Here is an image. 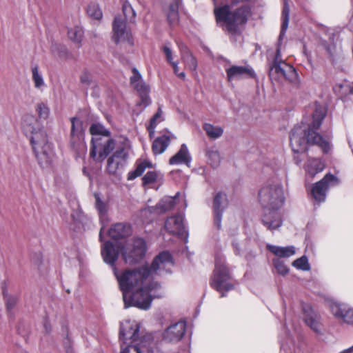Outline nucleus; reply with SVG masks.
Wrapping results in <instances>:
<instances>
[{
  "mask_svg": "<svg viewBox=\"0 0 353 353\" xmlns=\"http://www.w3.org/2000/svg\"><path fill=\"white\" fill-rule=\"evenodd\" d=\"M172 265L170 254L162 252L154 259L150 266L121 272L114 267V274L123 292L125 307L132 305L143 310L149 309L155 296L151 292L159 286L157 282L152 280L156 275L169 272Z\"/></svg>",
  "mask_w": 353,
  "mask_h": 353,
  "instance_id": "nucleus-1",
  "label": "nucleus"
},
{
  "mask_svg": "<svg viewBox=\"0 0 353 353\" xmlns=\"http://www.w3.org/2000/svg\"><path fill=\"white\" fill-rule=\"evenodd\" d=\"M326 115V111L323 107L316 105L312 114V121L307 128L296 126L290 133V145L294 153L305 152L307 144L319 145L324 152L330 150V143L323 139L321 135L316 132L321 126L323 120Z\"/></svg>",
  "mask_w": 353,
  "mask_h": 353,
  "instance_id": "nucleus-2",
  "label": "nucleus"
},
{
  "mask_svg": "<svg viewBox=\"0 0 353 353\" xmlns=\"http://www.w3.org/2000/svg\"><path fill=\"white\" fill-rule=\"evenodd\" d=\"M259 201L264 209L261 218L263 224L271 231L280 228L283 221L278 210L283 206L285 201L280 183L272 180L267 181L259 192Z\"/></svg>",
  "mask_w": 353,
  "mask_h": 353,
  "instance_id": "nucleus-3",
  "label": "nucleus"
},
{
  "mask_svg": "<svg viewBox=\"0 0 353 353\" xmlns=\"http://www.w3.org/2000/svg\"><path fill=\"white\" fill-rule=\"evenodd\" d=\"M139 325L126 321L121 324L119 338L122 341L121 353H151L157 341L152 333L139 337Z\"/></svg>",
  "mask_w": 353,
  "mask_h": 353,
  "instance_id": "nucleus-4",
  "label": "nucleus"
},
{
  "mask_svg": "<svg viewBox=\"0 0 353 353\" xmlns=\"http://www.w3.org/2000/svg\"><path fill=\"white\" fill-rule=\"evenodd\" d=\"M23 130L30 134V140L39 163L44 167L50 164L54 153L46 131L41 128L37 119L31 117L25 121Z\"/></svg>",
  "mask_w": 353,
  "mask_h": 353,
  "instance_id": "nucleus-5",
  "label": "nucleus"
},
{
  "mask_svg": "<svg viewBox=\"0 0 353 353\" xmlns=\"http://www.w3.org/2000/svg\"><path fill=\"white\" fill-rule=\"evenodd\" d=\"M238 0H232L228 5L214 9L218 22H223L226 30L232 34H237L248 20L251 14L250 8L247 5L236 7Z\"/></svg>",
  "mask_w": 353,
  "mask_h": 353,
  "instance_id": "nucleus-6",
  "label": "nucleus"
},
{
  "mask_svg": "<svg viewBox=\"0 0 353 353\" xmlns=\"http://www.w3.org/2000/svg\"><path fill=\"white\" fill-rule=\"evenodd\" d=\"M122 10L124 18L121 16H117L112 23V40L116 43L130 41L131 32L128 28L126 23L134 22L136 17L135 11L128 1L123 3Z\"/></svg>",
  "mask_w": 353,
  "mask_h": 353,
  "instance_id": "nucleus-7",
  "label": "nucleus"
},
{
  "mask_svg": "<svg viewBox=\"0 0 353 353\" xmlns=\"http://www.w3.org/2000/svg\"><path fill=\"white\" fill-rule=\"evenodd\" d=\"M70 121V148L74 152L76 159H84L87 153V146L84 141L83 122L77 117H72Z\"/></svg>",
  "mask_w": 353,
  "mask_h": 353,
  "instance_id": "nucleus-8",
  "label": "nucleus"
},
{
  "mask_svg": "<svg viewBox=\"0 0 353 353\" xmlns=\"http://www.w3.org/2000/svg\"><path fill=\"white\" fill-rule=\"evenodd\" d=\"M231 276L224 261L216 259L215 269L210 281V286L221 293V296H225L223 291L228 292L233 289L234 285L231 283Z\"/></svg>",
  "mask_w": 353,
  "mask_h": 353,
  "instance_id": "nucleus-9",
  "label": "nucleus"
},
{
  "mask_svg": "<svg viewBox=\"0 0 353 353\" xmlns=\"http://www.w3.org/2000/svg\"><path fill=\"white\" fill-rule=\"evenodd\" d=\"M279 48H277L275 59L270 68V76L275 79L283 77L290 81H295L297 73L294 67L281 60Z\"/></svg>",
  "mask_w": 353,
  "mask_h": 353,
  "instance_id": "nucleus-10",
  "label": "nucleus"
},
{
  "mask_svg": "<svg viewBox=\"0 0 353 353\" xmlns=\"http://www.w3.org/2000/svg\"><path fill=\"white\" fill-rule=\"evenodd\" d=\"M114 148V142L110 136L92 139L90 155L95 161H103Z\"/></svg>",
  "mask_w": 353,
  "mask_h": 353,
  "instance_id": "nucleus-11",
  "label": "nucleus"
},
{
  "mask_svg": "<svg viewBox=\"0 0 353 353\" xmlns=\"http://www.w3.org/2000/svg\"><path fill=\"white\" fill-rule=\"evenodd\" d=\"M146 251L145 243L141 238L136 239L130 245H123L122 256L125 263L133 264L143 258Z\"/></svg>",
  "mask_w": 353,
  "mask_h": 353,
  "instance_id": "nucleus-12",
  "label": "nucleus"
},
{
  "mask_svg": "<svg viewBox=\"0 0 353 353\" xmlns=\"http://www.w3.org/2000/svg\"><path fill=\"white\" fill-rule=\"evenodd\" d=\"M338 183L337 177L330 173L326 174L321 180L313 185L311 190L313 198L319 203L324 201L329 187Z\"/></svg>",
  "mask_w": 353,
  "mask_h": 353,
  "instance_id": "nucleus-13",
  "label": "nucleus"
},
{
  "mask_svg": "<svg viewBox=\"0 0 353 353\" xmlns=\"http://www.w3.org/2000/svg\"><path fill=\"white\" fill-rule=\"evenodd\" d=\"M133 76L130 77V83L138 92L140 97V101L138 105L142 106L143 108H146L151 103V100L149 97V87L142 82L141 75L136 68L132 69Z\"/></svg>",
  "mask_w": 353,
  "mask_h": 353,
  "instance_id": "nucleus-14",
  "label": "nucleus"
},
{
  "mask_svg": "<svg viewBox=\"0 0 353 353\" xmlns=\"http://www.w3.org/2000/svg\"><path fill=\"white\" fill-rule=\"evenodd\" d=\"M225 72L229 81L255 77L254 71L250 65H232L225 69Z\"/></svg>",
  "mask_w": 353,
  "mask_h": 353,
  "instance_id": "nucleus-15",
  "label": "nucleus"
},
{
  "mask_svg": "<svg viewBox=\"0 0 353 353\" xmlns=\"http://www.w3.org/2000/svg\"><path fill=\"white\" fill-rule=\"evenodd\" d=\"M122 250L123 245L119 244L114 245L110 241H106L101 248V255L103 261L106 263L114 266L119 257V252H122Z\"/></svg>",
  "mask_w": 353,
  "mask_h": 353,
  "instance_id": "nucleus-16",
  "label": "nucleus"
},
{
  "mask_svg": "<svg viewBox=\"0 0 353 353\" xmlns=\"http://www.w3.org/2000/svg\"><path fill=\"white\" fill-rule=\"evenodd\" d=\"M227 205L226 194L222 192L217 193L213 201L214 223L217 229H220L221 227L222 213Z\"/></svg>",
  "mask_w": 353,
  "mask_h": 353,
  "instance_id": "nucleus-17",
  "label": "nucleus"
},
{
  "mask_svg": "<svg viewBox=\"0 0 353 353\" xmlns=\"http://www.w3.org/2000/svg\"><path fill=\"white\" fill-rule=\"evenodd\" d=\"M185 321H179L168 327L163 333V339L169 342H178L185 332Z\"/></svg>",
  "mask_w": 353,
  "mask_h": 353,
  "instance_id": "nucleus-18",
  "label": "nucleus"
},
{
  "mask_svg": "<svg viewBox=\"0 0 353 353\" xmlns=\"http://www.w3.org/2000/svg\"><path fill=\"white\" fill-rule=\"evenodd\" d=\"M176 137L170 131L165 130L161 132V134L157 137L152 143V150L153 153L161 154L167 149L172 139H175Z\"/></svg>",
  "mask_w": 353,
  "mask_h": 353,
  "instance_id": "nucleus-19",
  "label": "nucleus"
},
{
  "mask_svg": "<svg viewBox=\"0 0 353 353\" xmlns=\"http://www.w3.org/2000/svg\"><path fill=\"white\" fill-rule=\"evenodd\" d=\"M330 310L334 316L342 319L344 322L353 323V310L347 305L339 303H333L330 305Z\"/></svg>",
  "mask_w": 353,
  "mask_h": 353,
  "instance_id": "nucleus-20",
  "label": "nucleus"
},
{
  "mask_svg": "<svg viewBox=\"0 0 353 353\" xmlns=\"http://www.w3.org/2000/svg\"><path fill=\"white\" fill-rule=\"evenodd\" d=\"M165 230L170 234L183 236L185 228L181 215H175L168 218L165 223Z\"/></svg>",
  "mask_w": 353,
  "mask_h": 353,
  "instance_id": "nucleus-21",
  "label": "nucleus"
},
{
  "mask_svg": "<svg viewBox=\"0 0 353 353\" xmlns=\"http://www.w3.org/2000/svg\"><path fill=\"white\" fill-rule=\"evenodd\" d=\"M132 233L131 226L125 223H117L112 225L108 230V235L114 240L123 239Z\"/></svg>",
  "mask_w": 353,
  "mask_h": 353,
  "instance_id": "nucleus-22",
  "label": "nucleus"
},
{
  "mask_svg": "<svg viewBox=\"0 0 353 353\" xmlns=\"http://www.w3.org/2000/svg\"><path fill=\"white\" fill-rule=\"evenodd\" d=\"M191 161V157L188 152V149L185 144H182L180 150L176 154L172 157L169 163L170 165H178L185 163L189 166Z\"/></svg>",
  "mask_w": 353,
  "mask_h": 353,
  "instance_id": "nucleus-23",
  "label": "nucleus"
},
{
  "mask_svg": "<svg viewBox=\"0 0 353 353\" xmlns=\"http://www.w3.org/2000/svg\"><path fill=\"white\" fill-rule=\"evenodd\" d=\"M325 168V163L319 159H309L306 165L305 170L312 177H314L317 173L322 172Z\"/></svg>",
  "mask_w": 353,
  "mask_h": 353,
  "instance_id": "nucleus-24",
  "label": "nucleus"
},
{
  "mask_svg": "<svg viewBox=\"0 0 353 353\" xmlns=\"http://www.w3.org/2000/svg\"><path fill=\"white\" fill-rule=\"evenodd\" d=\"M181 0H174L170 5L167 11V19L170 26H174L178 24L179 21V4Z\"/></svg>",
  "mask_w": 353,
  "mask_h": 353,
  "instance_id": "nucleus-25",
  "label": "nucleus"
},
{
  "mask_svg": "<svg viewBox=\"0 0 353 353\" xmlns=\"http://www.w3.org/2000/svg\"><path fill=\"white\" fill-rule=\"evenodd\" d=\"M152 164L149 161L137 160L136 162V168L128 172L127 179L128 181L134 180L138 176H140L147 168H150Z\"/></svg>",
  "mask_w": 353,
  "mask_h": 353,
  "instance_id": "nucleus-26",
  "label": "nucleus"
},
{
  "mask_svg": "<svg viewBox=\"0 0 353 353\" xmlns=\"http://www.w3.org/2000/svg\"><path fill=\"white\" fill-rule=\"evenodd\" d=\"M179 194L177 192L175 196H165L156 205V209L159 211V213H163L166 211L172 210L176 204V198Z\"/></svg>",
  "mask_w": 353,
  "mask_h": 353,
  "instance_id": "nucleus-27",
  "label": "nucleus"
},
{
  "mask_svg": "<svg viewBox=\"0 0 353 353\" xmlns=\"http://www.w3.org/2000/svg\"><path fill=\"white\" fill-rule=\"evenodd\" d=\"M304 320L305 323L309 325L314 331L316 332L320 331V325L318 321V316L312 311V310L310 309L309 310H306L304 309Z\"/></svg>",
  "mask_w": 353,
  "mask_h": 353,
  "instance_id": "nucleus-28",
  "label": "nucleus"
},
{
  "mask_svg": "<svg viewBox=\"0 0 353 353\" xmlns=\"http://www.w3.org/2000/svg\"><path fill=\"white\" fill-rule=\"evenodd\" d=\"M269 250L276 256L280 257H289L295 253L293 246L279 247L276 245H268Z\"/></svg>",
  "mask_w": 353,
  "mask_h": 353,
  "instance_id": "nucleus-29",
  "label": "nucleus"
},
{
  "mask_svg": "<svg viewBox=\"0 0 353 353\" xmlns=\"http://www.w3.org/2000/svg\"><path fill=\"white\" fill-rule=\"evenodd\" d=\"M205 155L209 163L213 168H217L220 165L222 158L216 148L212 147L207 149L205 151Z\"/></svg>",
  "mask_w": 353,
  "mask_h": 353,
  "instance_id": "nucleus-30",
  "label": "nucleus"
},
{
  "mask_svg": "<svg viewBox=\"0 0 353 353\" xmlns=\"http://www.w3.org/2000/svg\"><path fill=\"white\" fill-rule=\"evenodd\" d=\"M289 17H290V7L286 1H285L283 4V8L282 10L281 19L282 24L281 28V32L279 34V39H281L285 34V32L288 27L289 23Z\"/></svg>",
  "mask_w": 353,
  "mask_h": 353,
  "instance_id": "nucleus-31",
  "label": "nucleus"
},
{
  "mask_svg": "<svg viewBox=\"0 0 353 353\" xmlns=\"http://www.w3.org/2000/svg\"><path fill=\"white\" fill-rule=\"evenodd\" d=\"M206 134L212 139H216L221 137L223 133V130L220 126H214L210 123H205L203 125Z\"/></svg>",
  "mask_w": 353,
  "mask_h": 353,
  "instance_id": "nucleus-32",
  "label": "nucleus"
},
{
  "mask_svg": "<svg viewBox=\"0 0 353 353\" xmlns=\"http://www.w3.org/2000/svg\"><path fill=\"white\" fill-rule=\"evenodd\" d=\"M95 205L99 212L100 220L102 223L107 221L108 204L101 201L98 194H94Z\"/></svg>",
  "mask_w": 353,
  "mask_h": 353,
  "instance_id": "nucleus-33",
  "label": "nucleus"
},
{
  "mask_svg": "<svg viewBox=\"0 0 353 353\" xmlns=\"http://www.w3.org/2000/svg\"><path fill=\"white\" fill-rule=\"evenodd\" d=\"M90 132L92 138H101L105 136H110V132L100 123H93L90 128Z\"/></svg>",
  "mask_w": 353,
  "mask_h": 353,
  "instance_id": "nucleus-34",
  "label": "nucleus"
},
{
  "mask_svg": "<svg viewBox=\"0 0 353 353\" xmlns=\"http://www.w3.org/2000/svg\"><path fill=\"white\" fill-rule=\"evenodd\" d=\"M68 35L72 41H73L74 43L80 45L83 37V30L82 28L79 26H75L68 30Z\"/></svg>",
  "mask_w": 353,
  "mask_h": 353,
  "instance_id": "nucleus-35",
  "label": "nucleus"
},
{
  "mask_svg": "<svg viewBox=\"0 0 353 353\" xmlns=\"http://www.w3.org/2000/svg\"><path fill=\"white\" fill-rule=\"evenodd\" d=\"M163 120L164 118L163 117V112L161 108L159 107L157 113L151 118L150 125L148 127V130L150 137L154 135V130L157 124Z\"/></svg>",
  "mask_w": 353,
  "mask_h": 353,
  "instance_id": "nucleus-36",
  "label": "nucleus"
},
{
  "mask_svg": "<svg viewBox=\"0 0 353 353\" xmlns=\"http://www.w3.org/2000/svg\"><path fill=\"white\" fill-rule=\"evenodd\" d=\"M124 165L121 161H117L114 157H109L107 161L106 170L110 174H115L117 171L122 169Z\"/></svg>",
  "mask_w": 353,
  "mask_h": 353,
  "instance_id": "nucleus-37",
  "label": "nucleus"
},
{
  "mask_svg": "<svg viewBox=\"0 0 353 353\" xmlns=\"http://www.w3.org/2000/svg\"><path fill=\"white\" fill-rule=\"evenodd\" d=\"M32 81L35 88L40 89L45 85V82L42 75L39 72L38 65H35L32 68Z\"/></svg>",
  "mask_w": 353,
  "mask_h": 353,
  "instance_id": "nucleus-38",
  "label": "nucleus"
},
{
  "mask_svg": "<svg viewBox=\"0 0 353 353\" xmlns=\"http://www.w3.org/2000/svg\"><path fill=\"white\" fill-rule=\"evenodd\" d=\"M88 14L92 19L99 20L102 18V12L97 3H92L87 8Z\"/></svg>",
  "mask_w": 353,
  "mask_h": 353,
  "instance_id": "nucleus-39",
  "label": "nucleus"
},
{
  "mask_svg": "<svg viewBox=\"0 0 353 353\" xmlns=\"http://www.w3.org/2000/svg\"><path fill=\"white\" fill-rule=\"evenodd\" d=\"M128 157V152L124 147L117 148V150L111 156V157H114L117 161H121L123 165H125Z\"/></svg>",
  "mask_w": 353,
  "mask_h": 353,
  "instance_id": "nucleus-40",
  "label": "nucleus"
},
{
  "mask_svg": "<svg viewBox=\"0 0 353 353\" xmlns=\"http://www.w3.org/2000/svg\"><path fill=\"white\" fill-rule=\"evenodd\" d=\"M3 294L6 305V309L9 312H10L14 309L17 303V297L8 294V292L5 290H3Z\"/></svg>",
  "mask_w": 353,
  "mask_h": 353,
  "instance_id": "nucleus-41",
  "label": "nucleus"
},
{
  "mask_svg": "<svg viewBox=\"0 0 353 353\" xmlns=\"http://www.w3.org/2000/svg\"><path fill=\"white\" fill-rule=\"evenodd\" d=\"M36 110L41 119H46L50 115V108L44 103H39L37 105Z\"/></svg>",
  "mask_w": 353,
  "mask_h": 353,
  "instance_id": "nucleus-42",
  "label": "nucleus"
},
{
  "mask_svg": "<svg viewBox=\"0 0 353 353\" xmlns=\"http://www.w3.org/2000/svg\"><path fill=\"white\" fill-rule=\"evenodd\" d=\"M158 178V173L155 171H148L142 178L143 185H147L154 183Z\"/></svg>",
  "mask_w": 353,
  "mask_h": 353,
  "instance_id": "nucleus-43",
  "label": "nucleus"
},
{
  "mask_svg": "<svg viewBox=\"0 0 353 353\" xmlns=\"http://www.w3.org/2000/svg\"><path fill=\"white\" fill-rule=\"evenodd\" d=\"M292 265L298 269L303 270H307L310 268L306 256H301V258L295 260Z\"/></svg>",
  "mask_w": 353,
  "mask_h": 353,
  "instance_id": "nucleus-44",
  "label": "nucleus"
},
{
  "mask_svg": "<svg viewBox=\"0 0 353 353\" xmlns=\"http://www.w3.org/2000/svg\"><path fill=\"white\" fill-rule=\"evenodd\" d=\"M188 68L195 71L197 68V61L195 57L191 54H186V57L182 59Z\"/></svg>",
  "mask_w": 353,
  "mask_h": 353,
  "instance_id": "nucleus-45",
  "label": "nucleus"
},
{
  "mask_svg": "<svg viewBox=\"0 0 353 353\" xmlns=\"http://www.w3.org/2000/svg\"><path fill=\"white\" fill-rule=\"evenodd\" d=\"M274 266L276 268L279 274L281 275H285L288 273L289 269L288 267L279 259L273 261Z\"/></svg>",
  "mask_w": 353,
  "mask_h": 353,
  "instance_id": "nucleus-46",
  "label": "nucleus"
},
{
  "mask_svg": "<svg viewBox=\"0 0 353 353\" xmlns=\"http://www.w3.org/2000/svg\"><path fill=\"white\" fill-rule=\"evenodd\" d=\"M80 81L86 86L91 85L92 82V75L88 71H84L80 76Z\"/></svg>",
  "mask_w": 353,
  "mask_h": 353,
  "instance_id": "nucleus-47",
  "label": "nucleus"
},
{
  "mask_svg": "<svg viewBox=\"0 0 353 353\" xmlns=\"http://www.w3.org/2000/svg\"><path fill=\"white\" fill-rule=\"evenodd\" d=\"M179 50H180V52H181V58H184L186 57V54H191L192 53L190 52L189 49L188 48V47L183 44V43H180L179 44Z\"/></svg>",
  "mask_w": 353,
  "mask_h": 353,
  "instance_id": "nucleus-48",
  "label": "nucleus"
},
{
  "mask_svg": "<svg viewBox=\"0 0 353 353\" xmlns=\"http://www.w3.org/2000/svg\"><path fill=\"white\" fill-rule=\"evenodd\" d=\"M163 50L166 56V59H167L168 61L170 63H172V50H170V48L169 47L165 46L163 48Z\"/></svg>",
  "mask_w": 353,
  "mask_h": 353,
  "instance_id": "nucleus-49",
  "label": "nucleus"
},
{
  "mask_svg": "<svg viewBox=\"0 0 353 353\" xmlns=\"http://www.w3.org/2000/svg\"><path fill=\"white\" fill-rule=\"evenodd\" d=\"M232 245L235 254L239 255L241 254V248L239 247V242H237L236 240H233Z\"/></svg>",
  "mask_w": 353,
  "mask_h": 353,
  "instance_id": "nucleus-50",
  "label": "nucleus"
},
{
  "mask_svg": "<svg viewBox=\"0 0 353 353\" xmlns=\"http://www.w3.org/2000/svg\"><path fill=\"white\" fill-rule=\"evenodd\" d=\"M170 63L172 65L174 73L177 74L179 73L178 63L176 62H172Z\"/></svg>",
  "mask_w": 353,
  "mask_h": 353,
  "instance_id": "nucleus-51",
  "label": "nucleus"
},
{
  "mask_svg": "<svg viewBox=\"0 0 353 353\" xmlns=\"http://www.w3.org/2000/svg\"><path fill=\"white\" fill-rule=\"evenodd\" d=\"M294 159L296 165H300L302 162V159L299 157V155L294 156Z\"/></svg>",
  "mask_w": 353,
  "mask_h": 353,
  "instance_id": "nucleus-52",
  "label": "nucleus"
},
{
  "mask_svg": "<svg viewBox=\"0 0 353 353\" xmlns=\"http://www.w3.org/2000/svg\"><path fill=\"white\" fill-rule=\"evenodd\" d=\"M83 173L85 176H86L87 177H88L90 179H91V174H90L89 172H88L87 170V168L86 167H83Z\"/></svg>",
  "mask_w": 353,
  "mask_h": 353,
  "instance_id": "nucleus-53",
  "label": "nucleus"
},
{
  "mask_svg": "<svg viewBox=\"0 0 353 353\" xmlns=\"http://www.w3.org/2000/svg\"><path fill=\"white\" fill-rule=\"evenodd\" d=\"M179 77L181 78V79H184L185 75V73L184 72H179L177 74H176Z\"/></svg>",
  "mask_w": 353,
  "mask_h": 353,
  "instance_id": "nucleus-54",
  "label": "nucleus"
},
{
  "mask_svg": "<svg viewBox=\"0 0 353 353\" xmlns=\"http://www.w3.org/2000/svg\"><path fill=\"white\" fill-rule=\"evenodd\" d=\"M103 229V227L101 228V229L100 230V233H99V239H100L101 241H103V239H102V238H103V236H102Z\"/></svg>",
  "mask_w": 353,
  "mask_h": 353,
  "instance_id": "nucleus-55",
  "label": "nucleus"
},
{
  "mask_svg": "<svg viewBox=\"0 0 353 353\" xmlns=\"http://www.w3.org/2000/svg\"><path fill=\"white\" fill-rule=\"evenodd\" d=\"M327 51L330 53L331 52L330 48H327Z\"/></svg>",
  "mask_w": 353,
  "mask_h": 353,
  "instance_id": "nucleus-56",
  "label": "nucleus"
}]
</instances>
